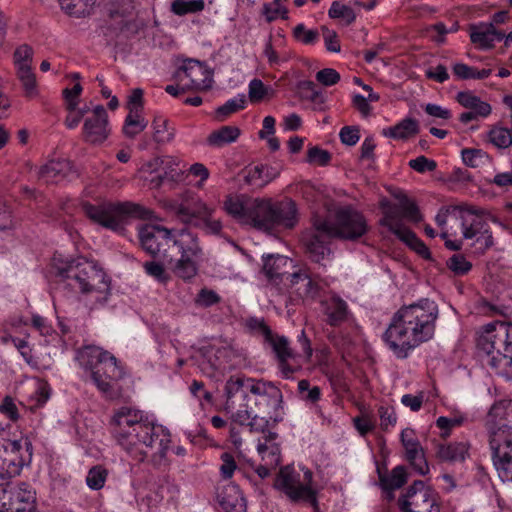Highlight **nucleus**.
Segmentation results:
<instances>
[{
    "mask_svg": "<svg viewBox=\"0 0 512 512\" xmlns=\"http://www.w3.org/2000/svg\"><path fill=\"white\" fill-rule=\"evenodd\" d=\"M107 475V470L104 467L94 466L88 471L86 483L89 488L99 490L104 486Z\"/></svg>",
    "mask_w": 512,
    "mask_h": 512,
    "instance_id": "nucleus-55",
    "label": "nucleus"
},
{
    "mask_svg": "<svg viewBox=\"0 0 512 512\" xmlns=\"http://www.w3.org/2000/svg\"><path fill=\"white\" fill-rule=\"evenodd\" d=\"M33 49L27 44L20 45L16 48L13 54V64L15 68L22 66H32Z\"/></svg>",
    "mask_w": 512,
    "mask_h": 512,
    "instance_id": "nucleus-57",
    "label": "nucleus"
},
{
    "mask_svg": "<svg viewBox=\"0 0 512 512\" xmlns=\"http://www.w3.org/2000/svg\"><path fill=\"white\" fill-rule=\"evenodd\" d=\"M331 160V154L317 146L311 147L307 152V161L309 163L326 166Z\"/></svg>",
    "mask_w": 512,
    "mask_h": 512,
    "instance_id": "nucleus-63",
    "label": "nucleus"
},
{
    "mask_svg": "<svg viewBox=\"0 0 512 512\" xmlns=\"http://www.w3.org/2000/svg\"><path fill=\"white\" fill-rule=\"evenodd\" d=\"M327 235L322 234L318 229L314 228V232L309 234L305 239V246L311 260L322 267H326L331 261V251L328 246Z\"/></svg>",
    "mask_w": 512,
    "mask_h": 512,
    "instance_id": "nucleus-21",
    "label": "nucleus"
},
{
    "mask_svg": "<svg viewBox=\"0 0 512 512\" xmlns=\"http://www.w3.org/2000/svg\"><path fill=\"white\" fill-rule=\"evenodd\" d=\"M111 132L108 114L104 106L97 105L92 113L84 119L83 140L91 145H100L107 140Z\"/></svg>",
    "mask_w": 512,
    "mask_h": 512,
    "instance_id": "nucleus-17",
    "label": "nucleus"
},
{
    "mask_svg": "<svg viewBox=\"0 0 512 512\" xmlns=\"http://www.w3.org/2000/svg\"><path fill=\"white\" fill-rule=\"evenodd\" d=\"M483 211L479 208H476L475 218L478 220L479 224L476 227H472V233L474 234L471 237H464L465 239H475L476 249L481 253L485 252L489 248L493 246V236L491 231L488 228V224L482 218Z\"/></svg>",
    "mask_w": 512,
    "mask_h": 512,
    "instance_id": "nucleus-31",
    "label": "nucleus"
},
{
    "mask_svg": "<svg viewBox=\"0 0 512 512\" xmlns=\"http://www.w3.org/2000/svg\"><path fill=\"white\" fill-rule=\"evenodd\" d=\"M164 265L168 266L166 263H163L160 260L148 261L143 264V268L149 276L155 278L161 283H166L169 277L165 273Z\"/></svg>",
    "mask_w": 512,
    "mask_h": 512,
    "instance_id": "nucleus-59",
    "label": "nucleus"
},
{
    "mask_svg": "<svg viewBox=\"0 0 512 512\" xmlns=\"http://www.w3.org/2000/svg\"><path fill=\"white\" fill-rule=\"evenodd\" d=\"M263 262V272L269 280L277 281L286 278L290 281V278H288L290 273L286 271V268L291 264L288 257L279 254H268L263 256Z\"/></svg>",
    "mask_w": 512,
    "mask_h": 512,
    "instance_id": "nucleus-26",
    "label": "nucleus"
},
{
    "mask_svg": "<svg viewBox=\"0 0 512 512\" xmlns=\"http://www.w3.org/2000/svg\"><path fill=\"white\" fill-rule=\"evenodd\" d=\"M262 14L267 22H272L279 17L287 19L288 10L281 4V0H273L263 4Z\"/></svg>",
    "mask_w": 512,
    "mask_h": 512,
    "instance_id": "nucleus-54",
    "label": "nucleus"
},
{
    "mask_svg": "<svg viewBox=\"0 0 512 512\" xmlns=\"http://www.w3.org/2000/svg\"><path fill=\"white\" fill-rule=\"evenodd\" d=\"M246 103V96L240 94L233 99H229L225 104L219 106L215 111V118L217 121H224L229 115L244 109Z\"/></svg>",
    "mask_w": 512,
    "mask_h": 512,
    "instance_id": "nucleus-45",
    "label": "nucleus"
},
{
    "mask_svg": "<svg viewBox=\"0 0 512 512\" xmlns=\"http://www.w3.org/2000/svg\"><path fill=\"white\" fill-rule=\"evenodd\" d=\"M298 87L301 91L302 98L311 102L314 110H325L326 97L313 81H301Z\"/></svg>",
    "mask_w": 512,
    "mask_h": 512,
    "instance_id": "nucleus-37",
    "label": "nucleus"
},
{
    "mask_svg": "<svg viewBox=\"0 0 512 512\" xmlns=\"http://www.w3.org/2000/svg\"><path fill=\"white\" fill-rule=\"evenodd\" d=\"M406 459L410 465L420 475H426L429 473V465L425 458L424 450L421 444H418L412 448L405 449Z\"/></svg>",
    "mask_w": 512,
    "mask_h": 512,
    "instance_id": "nucleus-43",
    "label": "nucleus"
},
{
    "mask_svg": "<svg viewBox=\"0 0 512 512\" xmlns=\"http://www.w3.org/2000/svg\"><path fill=\"white\" fill-rule=\"evenodd\" d=\"M266 342L271 346L277 360L283 361L294 357L286 337L277 336L272 333L271 337L268 338Z\"/></svg>",
    "mask_w": 512,
    "mask_h": 512,
    "instance_id": "nucleus-46",
    "label": "nucleus"
},
{
    "mask_svg": "<svg viewBox=\"0 0 512 512\" xmlns=\"http://www.w3.org/2000/svg\"><path fill=\"white\" fill-rule=\"evenodd\" d=\"M424 259H431V253L425 243L410 229L398 237Z\"/></svg>",
    "mask_w": 512,
    "mask_h": 512,
    "instance_id": "nucleus-48",
    "label": "nucleus"
},
{
    "mask_svg": "<svg viewBox=\"0 0 512 512\" xmlns=\"http://www.w3.org/2000/svg\"><path fill=\"white\" fill-rule=\"evenodd\" d=\"M380 487L388 493V498H394L393 492L401 488L407 482V473L404 466L399 465L388 473H384L381 469L377 468Z\"/></svg>",
    "mask_w": 512,
    "mask_h": 512,
    "instance_id": "nucleus-27",
    "label": "nucleus"
},
{
    "mask_svg": "<svg viewBox=\"0 0 512 512\" xmlns=\"http://www.w3.org/2000/svg\"><path fill=\"white\" fill-rule=\"evenodd\" d=\"M153 140L159 145H165L173 141L176 129L171 126L168 119L163 116H156L152 121Z\"/></svg>",
    "mask_w": 512,
    "mask_h": 512,
    "instance_id": "nucleus-36",
    "label": "nucleus"
},
{
    "mask_svg": "<svg viewBox=\"0 0 512 512\" xmlns=\"http://www.w3.org/2000/svg\"><path fill=\"white\" fill-rule=\"evenodd\" d=\"M469 448L468 442L440 444L437 447L436 456L444 462H463L469 456Z\"/></svg>",
    "mask_w": 512,
    "mask_h": 512,
    "instance_id": "nucleus-30",
    "label": "nucleus"
},
{
    "mask_svg": "<svg viewBox=\"0 0 512 512\" xmlns=\"http://www.w3.org/2000/svg\"><path fill=\"white\" fill-rule=\"evenodd\" d=\"M36 492L25 482H8L0 487V512H34Z\"/></svg>",
    "mask_w": 512,
    "mask_h": 512,
    "instance_id": "nucleus-10",
    "label": "nucleus"
},
{
    "mask_svg": "<svg viewBox=\"0 0 512 512\" xmlns=\"http://www.w3.org/2000/svg\"><path fill=\"white\" fill-rule=\"evenodd\" d=\"M138 236L142 248L153 258L166 263L176 276L183 280L196 276L201 248L195 234L182 229L174 235L162 226L143 225Z\"/></svg>",
    "mask_w": 512,
    "mask_h": 512,
    "instance_id": "nucleus-2",
    "label": "nucleus"
},
{
    "mask_svg": "<svg viewBox=\"0 0 512 512\" xmlns=\"http://www.w3.org/2000/svg\"><path fill=\"white\" fill-rule=\"evenodd\" d=\"M253 378L245 376H231L225 383L226 395L225 410L233 417L238 410L250 405L248 396Z\"/></svg>",
    "mask_w": 512,
    "mask_h": 512,
    "instance_id": "nucleus-16",
    "label": "nucleus"
},
{
    "mask_svg": "<svg viewBox=\"0 0 512 512\" xmlns=\"http://www.w3.org/2000/svg\"><path fill=\"white\" fill-rule=\"evenodd\" d=\"M490 447L498 476L503 482H512V432L504 426L492 432Z\"/></svg>",
    "mask_w": 512,
    "mask_h": 512,
    "instance_id": "nucleus-12",
    "label": "nucleus"
},
{
    "mask_svg": "<svg viewBox=\"0 0 512 512\" xmlns=\"http://www.w3.org/2000/svg\"><path fill=\"white\" fill-rule=\"evenodd\" d=\"M273 230L277 228L292 229L298 222L296 203L285 198L281 201L272 200Z\"/></svg>",
    "mask_w": 512,
    "mask_h": 512,
    "instance_id": "nucleus-22",
    "label": "nucleus"
},
{
    "mask_svg": "<svg viewBox=\"0 0 512 512\" xmlns=\"http://www.w3.org/2000/svg\"><path fill=\"white\" fill-rule=\"evenodd\" d=\"M313 227L327 237L348 241L360 239L369 230L366 217L352 206L336 209L332 219L314 217Z\"/></svg>",
    "mask_w": 512,
    "mask_h": 512,
    "instance_id": "nucleus-8",
    "label": "nucleus"
},
{
    "mask_svg": "<svg viewBox=\"0 0 512 512\" xmlns=\"http://www.w3.org/2000/svg\"><path fill=\"white\" fill-rule=\"evenodd\" d=\"M477 351L484 365L512 378V325L495 321L485 325L477 338Z\"/></svg>",
    "mask_w": 512,
    "mask_h": 512,
    "instance_id": "nucleus-4",
    "label": "nucleus"
},
{
    "mask_svg": "<svg viewBox=\"0 0 512 512\" xmlns=\"http://www.w3.org/2000/svg\"><path fill=\"white\" fill-rule=\"evenodd\" d=\"M469 32L471 42L483 50L491 49L496 41L499 42L505 37V34L497 30L493 23L472 24Z\"/></svg>",
    "mask_w": 512,
    "mask_h": 512,
    "instance_id": "nucleus-23",
    "label": "nucleus"
},
{
    "mask_svg": "<svg viewBox=\"0 0 512 512\" xmlns=\"http://www.w3.org/2000/svg\"><path fill=\"white\" fill-rule=\"evenodd\" d=\"M173 78L182 84V91L207 90L213 82L212 73L208 67L194 59L185 60L174 72Z\"/></svg>",
    "mask_w": 512,
    "mask_h": 512,
    "instance_id": "nucleus-14",
    "label": "nucleus"
},
{
    "mask_svg": "<svg viewBox=\"0 0 512 512\" xmlns=\"http://www.w3.org/2000/svg\"><path fill=\"white\" fill-rule=\"evenodd\" d=\"M220 301L221 297L214 290L208 288H202L194 299L195 305L202 308H209Z\"/></svg>",
    "mask_w": 512,
    "mask_h": 512,
    "instance_id": "nucleus-58",
    "label": "nucleus"
},
{
    "mask_svg": "<svg viewBox=\"0 0 512 512\" xmlns=\"http://www.w3.org/2000/svg\"><path fill=\"white\" fill-rule=\"evenodd\" d=\"M274 488L284 493L291 502L306 501L316 507V491L309 485H302L300 474L292 466L282 467L275 477Z\"/></svg>",
    "mask_w": 512,
    "mask_h": 512,
    "instance_id": "nucleus-11",
    "label": "nucleus"
},
{
    "mask_svg": "<svg viewBox=\"0 0 512 512\" xmlns=\"http://www.w3.org/2000/svg\"><path fill=\"white\" fill-rule=\"evenodd\" d=\"M264 171L265 165L248 168L244 177L245 182L256 188L264 187L276 177V174H264Z\"/></svg>",
    "mask_w": 512,
    "mask_h": 512,
    "instance_id": "nucleus-44",
    "label": "nucleus"
},
{
    "mask_svg": "<svg viewBox=\"0 0 512 512\" xmlns=\"http://www.w3.org/2000/svg\"><path fill=\"white\" fill-rule=\"evenodd\" d=\"M252 206V200L242 202L239 199L229 198L225 201V209L231 216L240 219L244 222H249L248 208Z\"/></svg>",
    "mask_w": 512,
    "mask_h": 512,
    "instance_id": "nucleus-49",
    "label": "nucleus"
},
{
    "mask_svg": "<svg viewBox=\"0 0 512 512\" xmlns=\"http://www.w3.org/2000/svg\"><path fill=\"white\" fill-rule=\"evenodd\" d=\"M403 219L405 218L403 217L402 202L400 201L399 204H395L387 208L380 223L381 225L388 227L393 234L399 237L409 230V228L403 224Z\"/></svg>",
    "mask_w": 512,
    "mask_h": 512,
    "instance_id": "nucleus-35",
    "label": "nucleus"
},
{
    "mask_svg": "<svg viewBox=\"0 0 512 512\" xmlns=\"http://www.w3.org/2000/svg\"><path fill=\"white\" fill-rule=\"evenodd\" d=\"M489 141L499 149H505L512 144V131L508 128L495 126L488 133Z\"/></svg>",
    "mask_w": 512,
    "mask_h": 512,
    "instance_id": "nucleus-52",
    "label": "nucleus"
},
{
    "mask_svg": "<svg viewBox=\"0 0 512 512\" xmlns=\"http://www.w3.org/2000/svg\"><path fill=\"white\" fill-rule=\"evenodd\" d=\"M112 434L117 444L135 461L150 459L159 465L166 457L170 435L148 420L143 411L122 406L111 418Z\"/></svg>",
    "mask_w": 512,
    "mask_h": 512,
    "instance_id": "nucleus-1",
    "label": "nucleus"
},
{
    "mask_svg": "<svg viewBox=\"0 0 512 512\" xmlns=\"http://www.w3.org/2000/svg\"><path fill=\"white\" fill-rule=\"evenodd\" d=\"M398 505L402 512H440L437 493L421 480L414 481Z\"/></svg>",
    "mask_w": 512,
    "mask_h": 512,
    "instance_id": "nucleus-13",
    "label": "nucleus"
},
{
    "mask_svg": "<svg viewBox=\"0 0 512 512\" xmlns=\"http://www.w3.org/2000/svg\"><path fill=\"white\" fill-rule=\"evenodd\" d=\"M276 438L277 434L275 432H268L264 442L259 441L257 445V451L263 464L273 468H276L281 462L280 447L274 442Z\"/></svg>",
    "mask_w": 512,
    "mask_h": 512,
    "instance_id": "nucleus-29",
    "label": "nucleus"
},
{
    "mask_svg": "<svg viewBox=\"0 0 512 512\" xmlns=\"http://www.w3.org/2000/svg\"><path fill=\"white\" fill-rule=\"evenodd\" d=\"M476 207L467 203L458 205H449L440 209L435 217L437 225L444 229L448 217L459 221L462 229L463 237H471L474 234L471 232L472 227H476L479 222L475 218Z\"/></svg>",
    "mask_w": 512,
    "mask_h": 512,
    "instance_id": "nucleus-18",
    "label": "nucleus"
},
{
    "mask_svg": "<svg viewBox=\"0 0 512 512\" xmlns=\"http://www.w3.org/2000/svg\"><path fill=\"white\" fill-rule=\"evenodd\" d=\"M438 316V305L429 298L403 305L392 316L383 340L398 359H406L412 350L433 338Z\"/></svg>",
    "mask_w": 512,
    "mask_h": 512,
    "instance_id": "nucleus-3",
    "label": "nucleus"
},
{
    "mask_svg": "<svg viewBox=\"0 0 512 512\" xmlns=\"http://www.w3.org/2000/svg\"><path fill=\"white\" fill-rule=\"evenodd\" d=\"M466 421L464 415H454L452 417L440 416L436 420V426L442 430L441 436L446 438L450 435L451 429L461 426Z\"/></svg>",
    "mask_w": 512,
    "mask_h": 512,
    "instance_id": "nucleus-56",
    "label": "nucleus"
},
{
    "mask_svg": "<svg viewBox=\"0 0 512 512\" xmlns=\"http://www.w3.org/2000/svg\"><path fill=\"white\" fill-rule=\"evenodd\" d=\"M70 171L66 160H52L42 166L38 172L39 179L45 183H57L64 179Z\"/></svg>",
    "mask_w": 512,
    "mask_h": 512,
    "instance_id": "nucleus-33",
    "label": "nucleus"
},
{
    "mask_svg": "<svg viewBox=\"0 0 512 512\" xmlns=\"http://www.w3.org/2000/svg\"><path fill=\"white\" fill-rule=\"evenodd\" d=\"M250 394L254 397L255 410L261 414L279 413L283 395L273 382L253 378Z\"/></svg>",
    "mask_w": 512,
    "mask_h": 512,
    "instance_id": "nucleus-15",
    "label": "nucleus"
},
{
    "mask_svg": "<svg viewBox=\"0 0 512 512\" xmlns=\"http://www.w3.org/2000/svg\"><path fill=\"white\" fill-rule=\"evenodd\" d=\"M240 135V129L236 126H223L213 131L207 138V143L213 147H222L235 142Z\"/></svg>",
    "mask_w": 512,
    "mask_h": 512,
    "instance_id": "nucleus-39",
    "label": "nucleus"
},
{
    "mask_svg": "<svg viewBox=\"0 0 512 512\" xmlns=\"http://www.w3.org/2000/svg\"><path fill=\"white\" fill-rule=\"evenodd\" d=\"M403 208V217L413 223H418L422 220V215L416 203L410 201L406 196L401 199Z\"/></svg>",
    "mask_w": 512,
    "mask_h": 512,
    "instance_id": "nucleus-62",
    "label": "nucleus"
},
{
    "mask_svg": "<svg viewBox=\"0 0 512 512\" xmlns=\"http://www.w3.org/2000/svg\"><path fill=\"white\" fill-rule=\"evenodd\" d=\"M213 212V208L197 198L188 204L177 206L175 214L182 223L196 226L201 220L208 217L209 214H213Z\"/></svg>",
    "mask_w": 512,
    "mask_h": 512,
    "instance_id": "nucleus-24",
    "label": "nucleus"
},
{
    "mask_svg": "<svg viewBox=\"0 0 512 512\" xmlns=\"http://www.w3.org/2000/svg\"><path fill=\"white\" fill-rule=\"evenodd\" d=\"M218 497L224 512H247L246 500L238 486L225 487Z\"/></svg>",
    "mask_w": 512,
    "mask_h": 512,
    "instance_id": "nucleus-28",
    "label": "nucleus"
},
{
    "mask_svg": "<svg viewBox=\"0 0 512 512\" xmlns=\"http://www.w3.org/2000/svg\"><path fill=\"white\" fill-rule=\"evenodd\" d=\"M322 310L325 317L324 320L330 326H340L348 319V305L339 296H332L322 301Z\"/></svg>",
    "mask_w": 512,
    "mask_h": 512,
    "instance_id": "nucleus-25",
    "label": "nucleus"
},
{
    "mask_svg": "<svg viewBox=\"0 0 512 512\" xmlns=\"http://www.w3.org/2000/svg\"><path fill=\"white\" fill-rule=\"evenodd\" d=\"M293 35L298 41L306 45L314 44L319 37L317 30H308L302 23L293 29Z\"/></svg>",
    "mask_w": 512,
    "mask_h": 512,
    "instance_id": "nucleus-61",
    "label": "nucleus"
},
{
    "mask_svg": "<svg viewBox=\"0 0 512 512\" xmlns=\"http://www.w3.org/2000/svg\"><path fill=\"white\" fill-rule=\"evenodd\" d=\"M409 167L418 173H425L427 171H434L437 167V163L425 156H418L417 158L411 159L409 161Z\"/></svg>",
    "mask_w": 512,
    "mask_h": 512,
    "instance_id": "nucleus-64",
    "label": "nucleus"
},
{
    "mask_svg": "<svg viewBox=\"0 0 512 512\" xmlns=\"http://www.w3.org/2000/svg\"><path fill=\"white\" fill-rule=\"evenodd\" d=\"M233 421L240 425H247L251 432L263 433V438L271 432L268 427L270 421L278 422L280 420V413H267L261 414L256 411L250 404L242 410H238L232 417Z\"/></svg>",
    "mask_w": 512,
    "mask_h": 512,
    "instance_id": "nucleus-19",
    "label": "nucleus"
},
{
    "mask_svg": "<svg viewBox=\"0 0 512 512\" xmlns=\"http://www.w3.org/2000/svg\"><path fill=\"white\" fill-rule=\"evenodd\" d=\"M458 103L465 108L471 109L481 117H487L491 113V106L482 101L479 97L469 91L459 92L456 97Z\"/></svg>",
    "mask_w": 512,
    "mask_h": 512,
    "instance_id": "nucleus-38",
    "label": "nucleus"
},
{
    "mask_svg": "<svg viewBox=\"0 0 512 512\" xmlns=\"http://www.w3.org/2000/svg\"><path fill=\"white\" fill-rule=\"evenodd\" d=\"M487 418L488 423H495L498 419H512V400H501L494 403Z\"/></svg>",
    "mask_w": 512,
    "mask_h": 512,
    "instance_id": "nucleus-50",
    "label": "nucleus"
},
{
    "mask_svg": "<svg viewBox=\"0 0 512 512\" xmlns=\"http://www.w3.org/2000/svg\"><path fill=\"white\" fill-rule=\"evenodd\" d=\"M328 15L332 19H341L346 25L352 24L356 19V12L352 6L334 1L328 11Z\"/></svg>",
    "mask_w": 512,
    "mask_h": 512,
    "instance_id": "nucleus-47",
    "label": "nucleus"
},
{
    "mask_svg": "<svg viewBox=\"0 0 512 512\" xmlns=\"http://www.w3.org/2000/svg\"><path fill=\"white\" fill-rule=\"evenodd\" d=\"M33 445L28 436L7 440L0 445V478H12L20 474L22 468L31 463Z\"/></svg>",
    "mask_w": 512,
    "mask_h": 512,
    "instance_id": "nucleus-9",
    "label": "nucleus"
},
{
    "mask_svg": "<svg viewBox=\"0 0 512 512\" xmlns=\"http://www.w3.org/2000/svg\"><path fill=\"white\" fill-rule=\"evenodd\" d=\"M75 358L106 398L115 397L112 382L122 378L124 372L113 354L100 346L84 345L77 349Z\"/></svg>",
    "mask_w": 512,
    "mask_h": 512,
    "instance_id": "nucleus-6",
    "label": "nucleus"
},
{
    "mask_svg": "<svg viewBox=\"0 0 512 512\" xmlns=\"http://www.w3.org/2000/svg\"><path fill=\"white\" fill-rule=\"evenodd\" d=\"M447 266L456 275H464L472 268V264L462 254H454L450 257Z\"/></svg>",
    "mask_w": 512,
    "mask_h": 512,
    "instance_id": "nucleus-60",
    "label": "nucleus"
},
{
    "mask_svg": "<svg viewBox=\"0 0 512 512\" xmlns=\"http://www.w3.org/2000/svg\"><path fill=\"white\" fill-rule=\"evenodd\" d=\"M204 7V0H174L171 4V11L176 15L183 16L200 12Z\"/></svg>",
    "mask_w": 512,
    "mask_h": 512,
    "instance_id": "nucleus-51",
    "label": "nucleus"
},
{
    "mask_svg": "<svg viewBox=\"0 0 512 512\" xmlns=\"http://www.w3.org/2000/svg\"><path fill=\"white\" fill-rule=\"evenodd\" d=\"M419 123L413 118H404L394 126L383 129L382 134L396 140H406L419 133Z\"/></svg>",
    "mask_w": 512,
    "mask_h": 512,
    "instance_id": "nucleus-34",
    "label": "nucleus"
},
{
    "mask_svg": "<svg viewBox=\"0 0 512 512\" xmlns=\"http://www.w3.org/2000/svg\"><path fill=\"white\" fill-rule=\"evenodd\" d=\"M160 173L150 179L151 188H159L164 181L175 182L180 177L179 160L170 155L162 156Z\"/></svg>",
    "mask_w": 512,
    "mask_h": 512,
    "instance_id": "nucleus-32",
    "label": "nucleus"
},
{
    "mask_svg": "<svg viewBox=\"0 0 512 512\" xmlns=\"http://www.w3.org/2000/svg\"><path fill=\"white\" fill-rule=\"evenodd\" d=\"M148 125V121L138 113L136 109H131V112L125 118L123 125V134L130 139L135 138L140 134Z\"/></svg>",
    "mask_w": 512,
    "mask_h": 512,
    "instance_id": "nucleus-41",
    "label": "nucleus"
},
{
    "mask_svg": "<svg viewBox=\"0 0 512 512\" xmlns=\"http://www.w3.org/2000/svg\"><path fill=\"white\" fill-rule=\"evenodd\" d=\"M249 222L253 227L265 232L273 231L272 199H253L248 208Z\"/></svg>",
    "mask_w": 512,
    "mask_h": 512,
    "instance_id": "nucleus-20",
    "label": "nucleus"
},
{
    "mask_svg": "<svg viewBox=\"0 0 512 512\" xmlns=\"http://www.w3.org/2000/svg\"><path fill=\"white\" fill-rule=\"evenodd\" d=\"M15 73L21 83L25 96L29 98L36 97L38 95V85L32 66L15 68Z\"/></svg>",
    "mask_w": 512,
    "mask_h": 512,
    "instance_id": "nucleus-40",
    "label": "nucleus"
},
{
    "mask_svg": "<svg viewBox=\"0 0 512 512\" xmlns=\"http://www.w3.org/2000/svg\"><path fill=\"white\" fill-rule=\"evenodd\" d=\"M461 154L463 162L472 168L485 164L489 159L488 154L481 149L466 148Z\"/></svg>",
    "mask_w": 512,
    "mask_h": 512,
    "instance_id": "nucleus-53",
    "label": "nucleus"
},
{
    "mask_svg": "<svg viewBox=\"0 0 512 512\" xmlns=\"http://www.w3.org/2000/svg\"><path fill=\"white\" fill-rule=\"evenodd\" d=\"M290 278L291 285H298L300 282H303V287H297L295 289V293L301 297H314L317 294L318 287L312 281V279L305 272H294L288 275Z\"/></svg>",
    "mask_w": 512,
    "mask_h": 512,
    "instance_id": "nucleus-42",
    "label": "nucleus"
},
{
    "mask_svg": "<svg viewBox=\"0 0 512 512\" xmlns=\"http://www.w3.org/2000/svg\"><path fill=\"white\" fill-rule=\"evenodd\" d=\"M86 216L93 222L121 233L131 219H151L153 211L133 202H102L83 205Z\"/></svg>",
    "mask_w": 512,
    "mask_h": 512,
    "instance_id": "nucleus-7",
    "label": "nucleus"
},
{
    "mask_svg": "<svg viewBox=\"0 0 512 512\" xmlns=\"http://www.w3.org/2000/svg\"><path fill=\"white\" fill-rule=\"evenodd\" d=\"M56 277L60 285L73 292L100 293L102 302H106L110 294V281L104 270L96 262L85 258L72 260L58 268Z\"/></svg>",
    "mask_w": 512,
    "mask_h": 512,
    "instance_id": "nucleus-5",
    "label": "nucleus"
}]
</instances>
